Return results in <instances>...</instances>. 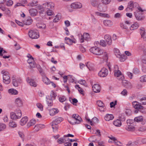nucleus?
Masks as SVG:
<instances>
[{
	"instance_id": "obj_25",
	"label": "nucleus",
	"mask_w": 146,
	"mask_h": 146,
	"mask_svg": "<svg viewBox=\"0 0 146 146\" xmlns=\"http://www.w3.org/2000/svg\"><path fill=\"white\" fill-rule=\"evenodd\" d=\"M114 52L115 55L117 58H120L122 56V55L121 54L118 49L115 48L114 49Z\"/></svg>"
},
{
	"instance_id": "obj_46",
	"label": "nucleus",
	"mask_w": 146,
	"mask_h": 146,
	"mask_svg": "<svg viewBox=\"0 0 146 146\" xmlns=\"http://www.w3.org/2000/svg\"><path fill=\"white\" fill-rule=\"evenodd\" d=\"M16 114L17 115L18 117H21L22 116V113L21 110L19 108L16 110Z\"/></svg>"
},
{
	"instance_id": "obj_17",
	"label": "nucleus",
	"mask_w": 146,
	"mask_h": 146,
	"mask_svg": "<svg viewBox=\"0 0 146 146\" xmlns=\"http://www.w3.org/2000/svg\"><path fill=\"white\" fill-rule=\"evenodd\" d=\"M140 34L142 37H143L145 40L146 41V32H145V29L144 28H140Z\"/></svg>"
},
{
	"instance_id": "obj_38",
	"label": "nucleus",
	"mask_w": 146,
	"mask_h": 146,
	"mask_svg": "<svg viewBox=\"0 0 146 146\" xmlns=\"http://www.w3.org/2000/svg\"><path fill=\"white\" fill-rule=\"evenodd\" d=\"M37 3L38 2L37 1L35 0H34L32 2L29 3L28 4V5L32 7H34L37 5Z\"/></svg>"
},
{
	"instance_id": "obj_14",
	"label": "nucleus",
	"mask_w": 146,
	"mask_h": 146,
	"mask_svg": "<svg viewBox=\"0 0 146 146\" xmlns=\"http://www.w3.org/2000/svg\"><path fill=\"white\" fill-rule=\"evenodd\" d=\"M93 91L95 93L99 92L100 90V87L98 84H94L92 87Z\"/></svg>"
},
{
	"instance_id": "obj_63",
	"label": "nucleus",
	"mask_w": 146,
	"mask_h": 146,
	"mask_svg": "<svg viewBox=\"0 0 146 146\" xmlns=\"http://www.w3.org/2000/svg\"><path fill=\"white\" fill-rule=\"evenodd\" d=\"M34 129L36 131H38L40 129L38 124L36 125Z\"/></svg>"
},
{
	"instance_id": "obj_50",
	"label": "nucleus",
	"mask_w": 146,
	"mask_h": 146,
	"mask_svg": "<svg viewBox=\"0 0 146 146\" xmlns=\"http://www.w3.org/2000/svg\"><path fill=\"white\" fill-rule=\"evenodd\" d=\"M140 101L141 103L143 105L146 104V97H143L141 98Z\"/></svg>"
},
{
	"instance_id": "obj_33",
	"label": "nucleus",
	"mask_w": 146,
	"mask_h": 146,
	"mask_svg": "<svg viewBox=\"0 0 146 146\" xmlns=\"http://www.w3.org/2000/svg\"><path fill=\"white\" fill-rule=\"evenodd\" d=\"M15 102L17 105L19 107H21L22 106V102L21 99L19 98L16 99Z\"/></svg>"
},
{
	"instance_id": "obj_36",
	"label": "nucleus",
	"mask_w": 146,
	"mask_h": 146,
	"mask_svg": "<svg viewBox=\"0 0 146 146\" xmlns=\"http://www.w3.org/2000/svg\"><path fill=\"white\" fill-rule=\"evenodd\" d=\"M8 92L11 94L16 95L18 94L17 91L13 89H10L8 90Z\"/></svg>"
},
{
	"instance_id": "obj_31",
	"label": "nucleus",
	"mask_w": 146,
	"mask_h": 146,
	"mask_svg": "<svg viewBox=\"0 0 146 146\" xmlns=\"http://www.w3.org/2000/svg\"><path fill=\"white\" fill-rule=\"evenodd\" d=\"M138 27V23H135L131 25L130 27V29L131 30H133L137 29Z\"/></svg>"
},
{
	"instance_id": "obj_29",
	"label": "nucleus",
	"mask_w": 146,
	"mask_h": 146,
	"mask_svg": "<svg viewBox=\"0 0 146 146\" xmlns=\"http://www.w3.org/2000/svg\"><path fill=\"white\" fill-rule=\"evenodd\" d=\"M37 9L39 10V12L40 14H44V11L43 7V4L42 5H38L37 7Z\"/></svg>"
},
{
	"instance_id": "obj_10",
	"label": "nucleus",
	"mask_w": 146,
	"mask_h": 146,
	"mask_svg": "<svg viewBox=\"0 0 146 146\" xmlns=\"http://www.w3.org/2000/svg\"><path fill=\"white\" fill-rule=\"evenodd\" d=\"M143 13H140L138 12H134V15L136 18V19L138 21H141L143 20L144 19V17L142 15Z\"/></svg>"
},
{
	"instance_id": "obj_16",
	"label": "nucleus",
	"mask_w": 146,
	"mask_h": 146,
	"mask_svg": "<svg viewBox=\"0 0 146 146\" xmlns=\"http://www.w3.org/2000/svg\"><path fill=\"white\" fill-rule=\"evenodd\" d=\"M104 39L108 45H110L112 43L111 37L109 35H106L104 36Z\"/></svg>"
},
{
	"instance_id": "obj_60",
	"label": "nucleus",
	"mask_w": 146,
	"mask_h": 146,
	"mask_svg": "<svg viewBox=\"0 0 146 146\" xmlns=\"http://www.w3.org/2000/svg\"><path fill=\"white\" fill-rule=\"evenodd\" d=\"M101 1L103 4L107 5L110 3L111 0H101Z\"/></svg>"
},
{
	"instance_id": "obj_18",
	"label": "nucleus",
	"mask_w": 146,
	"mask_h": 146,
	"mask_svg": "<svg viewBox=\"0 0 146 146\" xmlns=\"http://www.w3.org/2000/svg\"><path fill=\"white\" fill-rule=\"evenodd\" d=\"M113 124L115 126L118 127H120L122 125L121 121L119 119H117L114 121Z\"/></svg>"
},
{
	"instance_id": "obj_61",
	"label": "nucleus",
	"mask_w": 146,
	"mask_h": 146,
	"mask_svg": "<svg viewBox=\"0 0 146 146\" xmlns=\"http://www.w3.org/2000/svg\"><path fill=\"white\" fill-rule=\"evenodd\" d=\"M117 101L115 100L114 102H112L110 103V107L111 108L113 107L116 104Z\"/></svg>"
},
{
	"instance_id": "obj_34",
	"label": "nucleus",
	"mask_w": 146,
	"mask_h": 146,
	"mask_svg": "<svg viewBox=\"0 0 146 146\" xmlns=\"http://www.w3.org/2000/svg\"><path fill=\"white\" fill-rule=\"evenodd\" d=\"M143 120V117L142 116H141L135 117L134 119V121L135 122H139L142 121Z\"/></svg>"
},
{
	"instance_id": "obj_45",
	"label": "nucleus",
	"mask_w": 146,
	"mask_h": 146,
	"mask_svg": "<svg viewBox=\"0 0 146 146\" xmlns=\"http://www.w3.org/2000/svg\"><path fill=\"white\" fill-rule=\"evenodd\" d=\"M102 54L103 55V58L105 61H107L108 58L107 53L106 52H103Z\"/></svg>"
},
{
	"instance_id": "obj_64",
	"label": "nucleus",
	"mask_w": 146,
	"mask_h": 146,
	"mask_svg": "<svg viewBox=\"0 0 146 146\" xmlns=\"http://www.w3.org/2000/svg\"><path fill=\"white\" fill-rule=\"evenodd\" d=\"M57 141L59 144H62L64 143L63 138L61 137L58 139V140Z\"/></svg>"
},
{
	"instance_id": "obj_37",
	"label": "nucleus",
	"mask_w": 146,
	"mask_h": 146,
	"mask_svg": "<svg viewBox=\"0 0 146 146\" xmlns=\"http://www.w3.org/2000/svg\"><path fill=\"white\" fill-rule=\"evenodd\" d=\"M137 142H132L131 141H129L126 144V146H137Z\"/></svg>"
},
{
	"instance_id": "obj_20",
	"label": "nucleus",
	"mask_w": 146,
	"mask_h": 146,
	"mask_svg": "<svg viewBox=\"0 0 146 146\" xmlns=\"http://www.w3.org/2000/svg\"><path fill=\"white\" fill-rule=\"evenodd\" d=\"M58 112V110L56 108H53L49 110V113L51 116H53L55 114L57 113Z\"/></svg>"
},
{
	"instance_id": "obj_11",
	"label": "nucleus",
	"mask_w": 146,
	"mask_h": 146,
	"mask_svg": "<svg viewBox=\"0 0 146 146\" xmlns=\"http://www.w3.org/2000/svg\"><path fill=\"white\" fill-rule=\"evenodd\" d=\"M97 6L98 9L100 11L105 12L106 11L107 7L105 4L100 3L98 4Z\"/></svg>"
},
{
	"instance_id": "obj_56",
	"label": "nucleus",
	"mask_w": 146,
	"mask_h": 146,
	"mask_svg": "<svg viewBox=\"0 0 146 146\" xmlns=\"http://www.w3.org/2000/svg\"><path fill=\"white\" fill-rule=\"evenodd\" d=\"M66 100V98L65 96H62L59 97V101L61 102H64Z\"/></svg>"
},
{
	"instance_id": "obj_2",
	"label": "nucleus",
	"mask_w": 146,
	"mask_h": 146,
	"mask_svg": "<svg viewBox=\"0 0 146 146\" xmlns=\"http://www.w3.org/2000/svg\"><path fill=\"white\" fill-rule=\"evenodd\" d=\"M72 118L73 119L71 121L69 120L68 121L72 125L79 124L82 121V119L78 115L74 114L72 115Z\"/></svg>"
},
{
	"instance_id": "obj_26",
	"label": "nucleus",
	"mask_w": 146,
	"mask_h": 146,
	"mask_svg": "<svg viewBox=\"0 0 146 146\" xmlns=\"http://www.w3.org/2000/svg\"><path fill=\"white\" fill-rule=\"evenodd\" d=\"M91 5L94 7H97L98 4V0H90Z\"/></svg>"
},
{
	"instance_id": "obj_40",
	"label": "nucleus",
	"mask_w": 146,
	"mask_h": 146,
	"mask_svg": "<svg viewBox=\"0 0 146 146\" xmlns=\"http://www.w3.org/2000/svg\"><path fill=\"white\" fill-rule=\"evenodd\" d=\"M119 119L121 121H123L125 120V117L123 114H120L119 116Z\"/></svg>"
},
{
	"instance_id": "obj_28",
	"label": "nucleus",
	"mask_w": 146,
	"mask_h": 146,
	"mask_svg": "<svg viewBox=\"0 0 146 146\" xmlns=\"http://www.w3.org/2000/svg\"><path fill=\"white\" fill-rule=\"evenodd\" d=\"M32 22V19L30 17L28 18L24 21V23L25 24L27 25H31Z\"/></svg>"
},
{
	"instance_id": "obj_39",
	"label": "nucleus",
	"mask_w": 146,
	"mask_h": 146,
	"mask_svg": "<svg viewBox=\"0 0 146 146\" xmlns=\"http://www.w3.org/2000/svg\"><path fill=\"white\" fill-rule=\"evenodd\" d=\"M126 129L128 131H131L134 130L135 127L133 125H127L126 127Z\"/></svg>"
},
{
	"instance_id": "obj_3",
	"label": "nucleus",
	"mask_w": 146,
	"mask_h": 146,
	"mask_svg": "<svg viewBox=\"0 0 146 146\" xmlns=\"http://www.w3.org/2000/svg\"><path fill=\"white\" fill-rule=\"evenodd\" d=\"M132 104L133 107L136 110L134 111L135 113H137L138 111L143 113L145 112V111H143V106L140 103L137 101H134L132 103Z\"/></svg>"
},
{
	"instance_id": "obj_35",
	"label": "nucleus",
	"mask_w": 146,
	"mask_h": 146,
	"mask_svg": "<svg viewBox=\"0 0 146 146\" xmlns=\"http://www.w3.org/2000/svg\"><path fill=\"white\" fill-rule=\"evenodd\" d=\"M103 22L104 25L106 26H110L112 25L111 22L110 20H104Z\"/></svg>"
},
{
	"instance_id": "obj_51",
	"label": "nucleus",
	"mask_w": 146,
	"mask_h": 146,
	"mask_svg": "<svg viewBox=\"0 0 146 146\" xmlns=\"http://www.w3.org/2000/svg\"><path fill=\"white\" fill-rule=\"evenodd\" d=\"M100 44L103 47H105L106 46L107 44L105 41L104 40H101L100 42Z\"/></svg>"
},
{
	"instance_id": "obj_7",
	"label": "nucleus",
	"mask_w": 146,
	"mask_h": 146,
	"mask_svg": "<svg viewBox=\"0 0 146 146\" xmlns=\"http://www.w3.org/2000/svg\"><path fill=\"white\" fill-rule=\"evenodd\" d=\"M78 35L80 42L81 43L84 42V40H88L90 38V35L87 33H84L83 35L80 34Z\"/></svg>"
},
{
	"instance_id": "obj_48",
	"label": "nucleus",
	"mask_w": 146,
	"mask_h": 146,
	"mask_svg": "<svg viewBox=\"0 0 146 146\" xmlns=\"http://www.w3.org/2000/svg\"><path fill=\"white\" fill-rule=\"evenodd\" d=\"M9 126L13 128L15 127H17V124L15 122H10L9 123Z\"/></svg>"
},
{
	"instance_id": "obj_57",
	"label": "nucleus",
	"mask_w": 146,
	"mask_h": 146,
	"mask_svg": "<svg viewBox=\"0 0 146 146\" xmlns=\"http://www.w3.org/2000/svg\"><path fill=\"white\" fill-rule=\"evenodd\" d=\"M13 3V1L11 0H8L6 2V5L8 6H11Z\"/></svg>"
},
{
	"instance_id": "obj_5",
	"label": "nucleus",
	"mask_w": 146,
	"mask_h": 146,
	"mask_svg": "<svg viewBox=\"0 0 146 146\" xmlns=\"http://www.w3.org/2000/svg\"><path fill=\"white\" fill-rule=\"evenodd\" d=\"M28 34L29 37L32 39H37L39 37V33L36 30H30Z\"/></svg>"
},
{
	"instance_id": "obj_24",
	"label": "nucleus",
	"mask_w": 146,
	"mask_h": 146,
	"mask_svg": "<svg viewBox=\"0 0 146 146\" xmlns=\"http://www.w3.org/2000/svg\"><path fill=\"white\" fill-rule=\"evenodd\" d=\"M29 12L31 16H34L36 15L37 11L36 9H32L29 10Z\"/></svg>"
},
{
	"instance_id": "obj_59",
	"label": "nucleus",
	"mask_w": 146,
	"mask_h": 146,
	"mask_svg": "<svg viewBox=\"0 0 146 146\" xmlns=\"http://www.w3.org/2000/svg\"><path fill=\"white\" fill-rule=\"evenodd\" d=\"M37 107L41 111L43 110V107L40 103H38L36 104Z\"/></svg>"
},
{
	"instance_id": "obj_32",
	"label": "nucleus",
	"mask_w": 146,
	"mask_h": 146,
	"mask_svg": "<svg viewBox=\"0 0 146 146\" xmlns=\"http://www.w3.org/2000/svg\"><path fill=\"white\" fill-rule=\"evenodd\" d=\"M43 82L46 84H49L50 83V81L49 79L46 76H43L42 78Z\"/></svg>"
},
{
	"instance_id": "obj_19",
	"label": "nucleus",
	"mask_w": 146,
	"mask_h": 146,
	"mask_svg": "<svg viewBox=\"0 0 146 146\" xmlns=\"http://www.w3.org/2000/svg\"><path fill=\"white\" fill-rule=\"evenodd\" d=\"M63 120V118L61 117H59L57 118L54 120L52 123L54 125H57L60 123L61 121H62Z\"/></svg>"
},
{
	"instance_id": "obj_44",
	"label": "nucleus",
	"mask_w": 146,
	"mask_h": 146,
	"mask_svg": "<svg viewBox=\"0 0 146 146\" xmlns=\"http://www.w3.org/2000/svg\"><path fill=\"white\" fill-rule=\"evenodd\" d=\"M52 128L53 129V131L54 132H56L57 131L58 129V126L57 125H54L53 123L52 124Z\"/></svg>"
},
{
	"instance_id": "obj_62",
	"label": "nucleus",
	"mask_w": 146,
	"mask_h": 146,
	"mask_svg": "<svg viewBox=\"0 0 146 146\" xmlns=\"http://www.w3.org/2000/svg\"><path fill=\"white\" fill-rule=\"evenodd\" d=\"M67 137H66V135L64 136L63 138L64 143L66 142H69L70 139L69 138H67Z\"/></svg>"
},
{
	"instance_id": "obj_42",
	"label": "nucleus",
	"mask_w": 146,
	"mask_h": 146,
	"mask_svg": "<svg viewBox=\"0 0 146 146\" xmlns=\"http://www.w3.org/2000/svg\"><path fill=\"white\" fill-rule=\"evenodd\" d=\"M134 120L129 119L127 120V125H134L135 123Z\"/></svg>"
},
{
	"instance_id": "obj_49",
	"label": "nucleus",
	"mask_w": 146,
	"mask_h": 146,
	"mask_svg": "<svg viewBox=\"0 0 146 146\" xmlns=\"http://www.w3.org/2000/svg\"><path fill=\"white\" fill-rule=\"evenodd\" d=\"M27 62L30 64V66L31 68H35L36 66V64L34 61H33V62H30V60H28Z\"/></svg>"
},
{
	"instance_id": "obj_4",
	"label": "nucleus",
	"mask_w": 146,
	"mask_h": 146,
	"mask_svg": "<svg viewBox=\"0 0 146 146\" xmlns=\"http://www.w3.org/2000/svg\"><path fill=\"white\" fill-rule=\"evenodd\" d=\"M1 72L3 74V82L6 84H9L11 81L9 73L4 70H2Z\"/></svg>"
},
{
	"instance_id": "obj_1",
	"label": "nucleus",
	"mask_w": 146,
	"mask_h": 146,
	"mask_svg": "<svg viewBox=\"0 0 146 146\" xmlns=\"http://www.w3.org/2000/svg\"><path fill=\"white\" fill-rule=\"evenodd\" d=\"M54 6V4L52 2L45 3L43 4L44 14L46 13L48 16H51L54 14L52 9Z\"/></svg>"
},
{
	"instance_id": "obj_13",
	"label": "nucleus",
	"mask_w": 146,
	"mask_h": 146,
	"mask_svg": "<svg viewBox=\"0 0 146 146\" xmlns=\"http://www.w3.org/2000/svg\"><path fill=\"white\" fill-rule=\"evenodd\" d=\"M82 7V4L78 2L72 3L71 5V7L73 9L80 8Z\"/></svg>"
},
{
	"instance_id": "obj_21",
	"label": "nucleus",
	"mask_w": 146,
	"mask_h": 146,
	"mask_svg": "<svg viewBox=\"0 0 146 146\" xmlns=\"http://www.w3.org/2000/svg\"><path fill=\"white\" fill-rule=\"evenodd\" d=\"M113 118L114 116L113 115L109 114H107L104 117L105 120L108 121L113 119Z\"/></svg>"
},
{
	"instance_id": "obj_9",
	"label": "nucleus",
	"mask_w": 146,
	"mask_h": 146,
	"mask_svg": "<svg viewBox=\"0 0 146 146\" xmlns=\"http://www.w3.org/2000/svg\"><path fill=\"white\" fill-rule=\"evenodd\" d=\"M137 5V3H134L133 1H131L128 3V7L125 9V11H128L129 9H131V11H132V9L136 7Z\"/></svg>"
},
{
	"instance_id": "obj_30",
	"label": "nucleus",
	"mask_w": 146,
	"mask_h": 146,
	"mask_svg": "<svg viewBox=\"0 0 146 146\" xmlns=\"http://www.w3.org/2000/svg\"><path fill=\"white\" fill-rule=\"evenodd\" d=\"M16 113L14 112H11L10 113V116L11 119H19L20 118V117H18Z\"/></svg>"
},
{
	"instance_id": "obj_6",
	"label": "nucleus",
	"mask_w": 146,
	"mask_h": 146,
	"mask_svg": "<svg viewBox=\"0 0 146 146\" xmlns=\"http://www.w3.org/2000/svg\"><path fill=\"white\" fill-rule=\"evenodd\" d=\"M90 50L91 52L94 54L98 55H100L103 53V50L96 47H93L91 48Z\"/></svg>"
},
{
	"instance_id": "obj_54",
	"label": "nucleus",
	"mask_w": 146,
	"mask_h": 146,
	"mask_svg": "<svg viewBox=\"0 0 146 146\" xmlns=\"http://www.w3.org/2000/svg\"><path fill=\"white\" fill-rule=\"evenodd\" d=\"M6 127V125L3 123H0V131L3 130Z\"/></svg>"
},
{
	"instance_id": "obj_22",
	"label": "nucleus",
	"mask_w": 146,
	"mask_h": 146,
	"mask_svg": "<svg viewBox=\"0 0 146 146\" xmlns=\"http://www.w3.org/2000/svg\"><path fill=\"white\" fill-rule=\"evenodd\" d=\"M28 120V118L27 117H24L21 119L20 124L21 125H25L27 122Z\"/></svg>"
},
{
	"instance_id": "obj_58",
	"label": "nucleus",
	"mask_w": 146,
	"mask_h": 146,
	"mask_svg": "<svg viewBox=\"0 0 146 146\" xmlns=\"http://www.w3.org/2000/svg\"><path fill=\"white\" fill-rule=\"evenodd\" d=\"M36 25L39 28L42 29H45L46 28V25H45L38 24H37Z\"/></svg>"
},
{
	"instance_id": "obj_52",
	"label": "nucleus",
	"mask_w": 146,
	"mask_h": 146,
	"mask_svg": "<svg viewBox=\"0 0 146 146\" xmlns=\"http://www.w3.org/2000/svg\"><path fill=\"white\" fill-rule=\"evenodd\" d=\"M56 96V95L55 94L54 92H52L50 94V96L49 97H50V98L52 100H55V98Z\"/></svg>"
},
{
	"instance_id": "obj_41",
	"label": "nucleus",
	"mask_w": 146,
	"mask_h": 146,
	"mask_svg": "<svg viewBox=\"0 0 146 146\" xmlns=\"http://www.w3.org/2000/svg\"><path fill=\"white\" fill-rule=\"evenodd\" d=\"M95 15L97 16H99L104 17H107L108 15V14L106 13H101L98 12H96L95 13Z\"/></svg>"
},
{
	"instance_id": "obj_15",
	"label": "nucleus",
	"mask_w": 146,
	"mask_h": 146,
	"mask_svg": "<svg viewBox=\"0 0 146 146\" xmlns=\"http://www.w3.org/2000/svg\"><path fill=\"white\" fill-rule=\"evenodd\" d=\"M27 81L29 83L30 85L31 86L35 87L37 86V84L32 79H30L29 78H27Z\"/></svg>"
},
{
	"instance_id": "obj_23",
	"label": "nucleus",
	"mask_w": 146,
	"mask_h": 146,
	"mask_svg": "<svg viewBox=\"0 0 146 146\" xmlns=\"http://www.w3.org/2000/svg\"><path fill=\"white\" fill-rule=\"evenodd\" d=\"M46 101L48 106H52L53 105L52 101V100L51 99L49 96H46Z\"/></svg>"
},
{
	"instance_id": "obj_53",
	"label": "nucleus",
	"mask_w": 146,
	"mask_h": 146,
	"mask_svg": "<svg viewBox=\"0 0 146 146\" xmlns=\"http://www.w3.org/2000/svg\"><path fill=\"white\" fill-rule=\"evenodd\" d=\"M140 81L141 82H146V75L141 77L140 78Z\"/></svg>"
},
{
	"instance_id": "obj_55",
	"label": "nucleus",
	"mask_w": 146,
	"mask_h": 146,
	"mask_svg": "<svg viewBox=\"0 0 146 146\" xmlns=\"http://www.w3.org/2000/svg\"><path fill=\"white\" fill-rule=\"evenodd\" d=\"M97 104L99 107L104 106V104L101 101H98L97 102Z\"/></svg>"
},
{
	"instance_id": "obj_43",
	"label": "nucleus",
	"mask_w": 146,
	"mask_h": 146,
	"mask_svg": "<svg viewBox=\"0 0 146 146\" xmlns=\"http://www.w3.org/2000/svg\"><path fill=\"white\" fill-rule=\"evenodd\" d=\"M86 65L89 70H90V69H91L93 66V64L90 62H88L86 63Z\"/></svg>"
},
{
	"instance_id": "obj_27",
	"label": "nucleus",
	"mask_w": 146,
	"mask_h": 146,
	"mask_svg": "<svg viewBox=\"0 0 146 146\" xmlns=\"http://www.w3.org/2000/svg\"><path fill=\"white\" fill-rule=\"evenodd\" d=\"M36 123V121L34 119H32L27 124V126L28 127H29L31 126L35 125Z\"/></svg>"
},
{
	"instance_id": "obj_12",
	"label": "nucleus",
	"mask_w": 146,
	"mask_h": 146,
	"mask_svg": "<svg viewBox=\"0 0 146 146\" xmlns=\"http://www.w3.org/2000/svg\"><path fill=\"white\" fill-rule=\"evenodd\" d=\"M21 82V79L19 78H14L13 77V85L15 87L18 86Z\"/></svg>"
},
{
	"instance_id": "obj_8",
	"label": "nucleus",
	"mask_w": 146,
	"mask_h": 146,
	"mask_svg": "<svg viewBox=\"0 0 146 146\" xmlns=\"http://www.w3.org/2000/svg\"><path fill=\"white\" fill-rule=\"evenodd\" d=\"M108 73V70L105 68H103L99 72L98 75L100 77H104L107 76Z\"/></svg>"
},
{
	"instance_id": "obj_47",
	"label": "nucleus",
	"mask_w": 146,
	"mask_h": 146,
	"mask_svg": "<svg viewBox=\"0 0 146 146\" xmlns=\"http://www.w3.org/2000/svg\"><path fill=\"white\" fill-rule=\"evenodd\" d=\"M114 75L115 76L117 77H119L121 75V72L119 70H114Z\"/></svg>"
}]
</instances>
